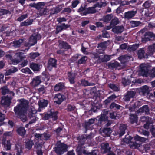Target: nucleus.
<instances>
[{
  "label": "nucleus",
  "instance_id": "obj_1",
  "mask_svg": "<svg viewBox=\"0 0 155 155\" xmlns=\"http://www.w3.org/2000/svg\"><path fill=\"white\" fill-rule=\"evenodd\" d=\"M28 102L24 99L19 100V103L14 108V111L17 117L24 122L27 120L26 115Z\"/></svg>",
  "mask_w": 155,
  "mask_h": 155
},
{
  "label": "nucleus",
  "instance_id": "obj_2",
  "mask_svg": "<svg viewBox=\"0 0 155 155\" xmlns=\"http://www.w3.org/2000/svg\"><path fill=\"white\" fill-rule=\"evenodd\" d=\"M24 53L22 52L18 51L15 53V58L17 59H12V56L10 55H7V58L10 60L11 64L14 65L16 64L19 63L25 57L23 56Z\"/></svg>",
  "mask_w": 155,
  "mask_h": 155
},
{
  "label": "nucleus",
  "instance_id": "obj_3",
  "mask_svg": "<svg viewBox=\"0 0 155 155\" xmlns=\"http://www.w3.org/2000/svg\"><path fill=\"white\" fill-rule=\"evenodd\" d=\"M97 6L96 5L94 7H90L87 8H85L81 7L78 10V11L80 12L81 14L82 15H86L87 14L90 13H94L96 12V8Z\"/></svg>",
  "mask_w": 155,
  "mask_h": 155
},
{
  "label": "nucleus",
  "instance_id": "obj_4",
  "mask_svg": "<svg viewBox=\"0 0 155 155\" xmlns=\"http://www.w3.org/2000/svg\"><path fill=\"white\" fill-rule=\"evenodd\" d=\"M85 148V147L83 146V145L80 144L79 145L77 149V153L78 155H81L82 153L87 155H96L97 151L96 150H94L91 153H88L84 150Z\"/></svg>",
  "mask_w": 155,
  "mask_h": 155
},
{
  "label": "nucleus",
  "instance_id": "obj_5",
  "mask_svg": "<svg viewBox=\"0 0 155 155\" xmlns=\"http://www.w3.org/2000/svg\"><path fill=\"white\" fill-rule=\"evenodd\" d=\"M67 146L66 145L58 142L57 143V146L55 148V150L57 153L61 154L67 151Z\"/></svg>",
  "mask_w": 155,
  "mask_h": 155
},
{
  "label": "nucleus",
  "instance_id": "obj_6",
  "mask_svg": "<svg viewBox=\"0 0 155 155\" xmlns=\"http://www.w3.org/2000/svg\"><path fill=\"white\" fill-rule=\"evenodd\" d=\"M134 140L135 141V143H133L132 144H130V147L133 149L137 148L140 147V143H137V142H144L146 140V139L137 135L134 137Z\"/></svg>",
  "mask_w": 155,
  "mask_h": 155
},
{
  "label": "nucleus",
  "instance_id": "obj_7",
  "mask_svg": "<svg viewBox=\"0 0 155 155\" xmlns=\"http://www.w3.org/2000/svg\"><path fill=\"white\" fill-rule=\"evenodd\" d=\"M107 46V43L105 42L99 44L97 47L99 50L97 51V53L93 54L94 56H92V57L97 58L98 55L103 54L104 51L105 49Z\"/></svg>",
  "mask_w": 155,
  "mask_h": 155
},
{
  "label": "nucleus",
  "instance_id": "obj_8",
  "mask_svg": "<svg viewBox=\"0 0 155 155\" xmlns=\"http://www.w3.org/2000/svg\"><path fill=\"white\" fill-rule=\"evenodd\" d=\"M41 38V35L38 34L34 33L31 36L29 39L28 44L27 45H29L30 46L34 45L37 43V40Z\"/></svg>",
  "mask_w": 155,
  "mask_h": 155
},
{
  "label": "nucleus",
  "instance_id": "obj_9",
  "mask_svg": "<svg viewBox=\"0 0 155 155\" xmlns=\"http://www.w3.org/2000/svg\"><path fill=\"white\" fill-rule=\"evenodd\" d=\"M57 112H54L51 110L50 111H48L47 114H45L43 118L44 120H47L49 118L51 117L54 120H55L57 119Z\"/></svg>",
  "mask_w": 155,
  "mask_h": 155
},
{
  "label": "nucleus",
  "instance_id": "obj_10",
  "mask_svg": "<svg viewBox=\"0 0 155 155\" xmlns=\"http://www.w3.org/2000/svg\"><path fill=\"white\" fill-rule=\"evenodd\" d=\"M140 74L143 77L148 76V71L147 68L145 64H142L140 66Z\"/></svg>",
  "mask_w": 155,
  "mask_h": 155
},
{
  "label": "nucleus",
  "instance_id": "obj_11",
  "mask_svg": "<svg viewBox=\"0 0 155 155\" xmlns=\"http://www.w3.org/2000/svg\"><path fill=\"white\" fill-rule=\"evenodd\" d=\"M37 6L36 8L39 9L41 8L40 9L39 15L40 16H42L43 15H45L46 14L47 11L44 8H42V6H44L45 5V3L42 2H40L36 4Z\"/></svg>",
  "mask_w": 155,
  "mask_h": 155
},
{
  "label": "nucleus",
  "instance_id": "obj_12",
  "mask_svg": "<svg viewBox=\"0 0 155 155\" xmlns=\"http://www.w3.org/2000/svg\"><path fill=\"white\" fill-rule=\"evenodd\" d=\"M99 55H97V58H98V62H99L107 61L111 58V56L110 55H103V54H102V55L100 56Z\"/></svg>",
  "mask_w": 155,
  "mask_h": 155
},
{
  "label": "nucleus",
  "instance_id": "obj_13",
  "mask_svg": "<svg viewBox=\"0 0 155 155\" xmlns=\"http://www.w3.org/2000/svg\"><path fill=\"white\" fill-rule=\"evenodd\" d=\"M64 98V96L60 94H56L54 98V102L58 104H61Z\"/></svg>",
  "mask_w": 155,
  "mask_h": 155
},
{
  "label": "nucleus",
  "instance_id": "obj_14",
  "mask_svg": "<svg viewBox=\"0 0 155 155\" xmlns=\"http://www.w3.org/2000/svg\"><path fill=\"white\" fill-rule=\"evenodd\" d=\"M149 110L148 106L147 105L143 106L140 108L137 111V114H139L143 113H145L146 114H149Z\"/></svg>",
  "mask_w": 155,
  "mask_h": 155
},
{
  "label": "nucleus",
  "instance_id": "obj_15",
  "mask_svg": "<svg viewBox=\"0 0 155 155\" xmlns=\"http://www.w3.org/2000/svg\"><path fill=\"white\" fill-rule=\"evenodd\" d=\"M152 37L155 38V35L152 32H147L145 35L144 38H142V41L143 42H146L150 40V38Z\"/></svg>",
  "mask_w": 155,
  "mask_h": 155
},
{
  "label": "nucleus",
  "instance_id": "obj_16",
  "mask_svg": "<svg viewBox=\"0 0 155 155\" xmlns=\"http://www.w3.org/2000/svg\"><path fill=\"white\" fill-rule=\"evenodd\" d=\"M137 13L136 11H128L124 13V16L125 18L131 19L134 17Z\"/></svg>",
  "mask_w": 155,
  "mask_h": 155
},
{
  "label": "nucleus",
  "instance_id": "obj_17",
  "mask_svg": "<svg viewBox=\"0 0 155 155\" xmlns=\"http://www.w3.org/2000/svg\"><path fill=\"white\" fill-rule=\"evenodd\" d=\"M140 119L141 121L146 122V124L144 125V127L145 129H148L149 127L152 125L151 124H150L149 123V117L143 116L141 117Z\"/></svg>",
  "mask_w": 155,
  "mask_h": 155
},
{
  "label": "nucleus",
  "instance_id": "obj_18",
  "mask_svg": "<svg viewBox=\"0 0 155 155\" xmlns=\"http://www.w3.org/2000/svg\"><path fill=\"white\" fill-rule=\"evenodd\" d=\"M108 111L106 110H104L103 111L100 117H97L98 120L101 121L103 120H106L108 119V117L106 115L108 114Z\"/></svg>",
  "mask_w": 155,
  "mask_h": 155
},
{
  "label": "nucleus",
  "instance_id": "obj_19",
  "mask_svg": "<svg viewBox=\"0 0 155 155\" xmlns=\"http://www.w3.org/2000/svg\"><path fill=\"white\" fill-rule=\"evenodd\" d=\"M75 74L69 72L68 74V79L70 84H73L75 82Z\"/></svg>",
  "mask_w": 155,
  "mask_h": 155
},
{
  "label": "nucleus",
  "instance_id": "obj_20",
  "mask_svg": "<svg viewBox=\"0 0 155 155\" xmlns=\"http://www.w3.org/2000/svg\"><path fill=\"white\" fill-rule=\"evenodd\" d=\"M124 28L122 26H117L113 28L112 31L115 33H121L124 31Z\"/></svg>",
  "mask_w": 155,
  "mask_h": 155
},
{
  "label": "nucleus",
  "instance_id": "obj_21",
  "mask_svg": "<svg viewBox=\"0 0 155 155\" xmlns=\"http://www.w3.org/2000/svg\"><path fill=\"white\" fill-rule=\"evenodd\" d=\"M41 82V79L39 76L35 77L32 80V84L33 86L35 87L38 86Z\"/></svg>",
  "mask_w": 155,
  "mask_h": 155
},
{
  "label": "nucleus",
  "instance_id": "obj_22",
  "mask_svg": "<svg viewBox=\"0 0 155 155\" xmlns=\"http://www.w3.org/2000/svg\"><path fill=\"white\" fill-rule=\"evenodd\" d=\"M32 113H30L28 115L29 117L31 119V120L29 122V124H32L34 123L36 120H37V118L35 115V114L36 113V111H33Z\"/></svg>",
  "mask_w": 155,
  "mask_h": 155
},
{
  "label": "nucleus",
  "instance_id": "obj_23",
  "mask_svg": "<svg viewBox=\"0 0 155 155\" xmlns=\"http://www.w3.org/2000/svg\"><path fill=\"white\" fill-rule=\"evenodd\" d=\"M110 148L107 143H102L101 145V152L105 153L110 150Z\"/></svg>",
  "mask_w": 155,
  "mask_h": 155
},
{
  "label": "nucleus",
  "instance_id": "obj_24",
  "mask_svg": "<svg viewBox=\"0 0 155 155\" xmlns=\"http://www.w3.org/2000/svg\"><path fill=\"white\" fill-rule=\"evenodd\" d=\"M112 130L110 128L104 129L101 133V135L104 137L109 136L112 133Z\"/></svg>",
  "mask_w": 155,
  "mask_h": 155
},
{
  "label": "nucleus",
  "instance_id": "obj_25",
  "mask_svg": "<svg viewBox=\"0 0 155 155\" xmlns=\"http://www.w3.org/2000/svg\"><path fill=\"white\" fill-rule=\"evenodd\" d=\"M11 103V99L9 97H5L1 100L2 104L6 107L8 106Z\"/></svg>",
  "mask_w": 155,
  "mask_h": 155
},
{
  "label": "nucleus",
  "instance_id": "obj_26",
  "mask_svg": "<svg viewBox=\"0 0 155 155\" xmlns=\"http://www.w3.org/2000/svg\"><path fill=\"white\" fill-rule=\"evenodd\" d=\"M48 103V101L44 99L41 100L38 103V105L40 108L45 107L47 106Z\"/></svg>",
  "mask_w": 155,
  "mask_h": 155
},
{
  "label": "nucleus",
  "instance_id": "obj_27",
  "mask_svg": "<svg viewBox=\"0 0 155 155\" xmlns=\"http://www.w3.org/2000/svg\"><path fill=\"white\" fill-rule=\"evenodd\" d=\"M56 61L55 59L53 58H50L48 62V68L50 70V68L51 67H55L56 65Z\"/></svg>",
  "mask_w": 155,
  "mask_h": 155
},
{
  "label": "nucleus",
  "instance_id": "obj_28",
  "mask_svg": "<svg viewBox=\"0 0 155 155\" xmlns=\"http://www.w3.org/2000/svg\"><path fill=\"white\" fill-rule=\"evenodd\" d=\"M30 67L34 71H39L41 66L35 63H31L30 64Z\"/></svg>",
  "mask_w": 155,
  "mask_h": 155
},
{
  "label": "nucleus",
  "instance_id": "obj_29",
  "mask_svg": "<svg viewBox=\"0 0 155 155\" xmlns=\"http://www.w3.org/2000/svg\"><path fill=\"white\" fill-rule=\"evenodd\" d=\"M33 20L32 19H28L21 23V26H28L32 24Z\"/></svg>",
  "mask_w": 155,
  "mask_h": 155
},
{
  "label": "nucleus",
  "instance_id": "obj_30",
  "mask_svg": "<svg viewBox=\"0 0 155 155\" xmlns=\"http://www.w3.org/2000/svg\"><path fill=\"white\" fill-rule=\"evenodd\" d=\"M25 147L26 148L29 150L31 148L34 144L32 140H27L25 142Z\"/></svg>",
  "mask_w": 155,
  "mask_h": 155
},
{
  "label": "nucleus",
  "instance_id": "obj_31",
  "mask_svg": "<svg viewBox=\"0 0 155 155\" xmlns=\"http://www.w3.org/2000/svg\"><path fill=\"white\" fill-rule=\"evenodd\" d=\"M127 126L125 124H121L119 129V135L120 136L123 135L125 133V130L126 129Z\"/></svg>",
  "mask_w": 155,
  "mask_h": 155
},
{
  "label": "nucleus",
  "instance_id": "obj_32",
  "mask_svg": "<svg viewBox=\"0 0 155 155\" xmlns=\"http://www.w3.org/2000/svg\"><path fill=\"white\" fill-rule=\"evenodd\" d=\"M2 144L4 145V148L6 150H10L11 148V144L9 141H6L3 140L2 142Z\"/></svg>",
  "mask_w": 155,
  "mask_h": 155
},
{
  "label": "nucleus",
  "instance_id": "obj_33",
  "mask_svg": "<svg viewBox=\"0 0 155 155\" xmlns=\"http://www.w3.org/2000/svg\"><path fill=\"white\" fill-rule=\"evenodd\" d=\"M64 85L63 83H60L55 86L54 90L56 91H58L64 88Z\"/></svg>",
  "mask_w": 155,
  "mask_h": 155
},
{
  "label": "nucleus",
  "instance_id": "obj_34",
  "mask_svg": "<svg viewBox=\"0 0 155 155\" xmlns=\"http://www.w3.org/2000/svg\"><path fill=\"white\" fill-rule=\"evenodd\" d=\"M59 46L61 48L67 49L69 48H70V46L67 43L63 41H61L60 42Z\"/></svg>",
  "mask_w": 155,
  "mask_h": 155
},
{
  "label": "nucleus",
  "instance_id": "obj_35",
  "mask_svg": "<svg viewBox=\"0 0 155 155\" xmlns=\"http://www.w3.org/2000/svg\"><path fill=\"white\" fill-rule=\"evenodd\" d=\"M138 117L134 114H131L130 117V121L132 123H136L137 121Z\"/></svg>",
  "mask_w": 155,
  "mask_h": 155
},
{
  "label": "nucleus",
  "instance_id": "obj_36",
  "mask_svg": "<svg viewBox=\"0 0 155 155\" xmlns=\"http://www.w3.org/2000/svg\"><path fill=\"white\" fill-rule=\"evenodd\" d=\"M140 89L141 90L140 92H142L143 95L146 94H148L149 92V87L146 85L141 87Z\"/></svg>",
  "mask_w": 155,
  "mask_h": 155
},
{
  "label": "nucleus",
  "instance_id": "obj_37",
  "mask_svg": "<svg viewBox=\"0 0 155 155\" xmlns=\"http://www.w3.org/2000/svg\"><path fill=\"white\" fill-rule=\"evenodd\" d=\"M141 105L140 101H137L135 103L134 106L132 107H129V110L130 111L132 112L137 107H138L139 106H140Z\"/></svg>",
  "mask_w": 155,
  "mask_h": 155
},
{
  "label": "nucleus",
  "instance_id": "obj_38",
  "mask_svg": "<svg viewBox=\"0 0 155 155\" xmlns=\"http://www.w3.org/2000/svg\"><path fill=\"white\" fill-rule=\"evenodd\" d=\"M113 17L112 14L108 15L102 18V21L104 22H107L111 20Z\"/></svg>",
  "mask_w": 155,
  "mask_h": 155
},
{
  "label": "nucleus",
  "instance_id": "obj_39",
  "mask_svg": "<svg viewBox=\"0 0 155 155\" xmlns=\"http://www.w3.org/2000/svg\"><path fill=\"white\" fill-rule=\"evenodd\" d=\"M18 70V69L16 68L15 67L12 68L6 71V74L7 75H9L12 73H13L17 71Z\"/></svg>",
  "mask_w": 155,
  "mask_h": 155
},
{
  "label": "nucleus",
  "instance_id": "obj_40",
  "mask_svg": "<svg viewBox=\"0 0 155 155\" xmlns=\"http://www.w3.org/2000/svg\"><path fill=\"white\" fill-rule=\"evenodd\" d=\"M23 42V40L21 39L14 41L13 42V46L15 47H19Z\"/></svg>",
  "mask_w": 155,
  "mask_h": 155
},
{
  "label": "nucleus",
  "instance_id": "obj_41",
  "mask_svg": "<svg viewBox=\"0 0 155 155\" xmlns=\"http://www.w3.org/2000/svg\"><path fill=\"white\" fill-rule=\"evenodd\" d=\"M17 133L19 135L24 136L25 133V130L24 127H20L17 130Z\"/></svg>",
  "mask_w": 155,
  "mask_h": 155
},
{
  "label": "nucleus",
  "instance_id": "obj_42",
  "mask_svg": "<svg viewBox=\"0 0 155 155\" xmlns=\"http://www.w3.org/2000/svg\"><path fill=\"white\" fill-rule=\"evenodd\" d=\"M133 139V138L131 137L128 135H126L125 138L123 139V141L127 143H130L132 144L131 143V140Z\"/></svg>",
  "mask_w": 155,
  "mask_h": 155
},
{
  "label": "nucleus",
  "instance_id": "obj_43",
  "mask_svg": "<svg viewBox=\"0 0 155 155\" xmlns=\"http://www.w3.org/2000/svg\"><path fill=\"white\" fill-rule=\"evenodd\" d=\"M16 149L17 150V155H22L23 152L21 149V147L19 145H17L16 146Z\"/></svg>",
  "mask_w": 155,
  "mask_h": 155
},
{
  "label": "nucleus",
  "instance_id": "obj_44",
  "mask_svg": "<svg viewBox=\"0 0 155 155\" xmlns=\"http://www.w3.org/2000/svg\"><path fill=\"white\" fill-rule=\"evenodd\" d=\"M120 22L118 18L116 17H115L111 21L110 25H116L118 24Z\"/></svg>",
  "mask_w": 155,
  "mask_h": 155
},
{
  "label": "nucleus",
  "instance_id": "obj_45",
  "mask_svg": "<svg viewBox=\"0 0 155 155\" xmlns=\"http://www.w3.org/2000/svg\"><path fill=\"white\" fill-rule=\"evenodd\" d=\"M144 51L143 49H140L138 52V57L141 59L144 57Z\"/></svg>",
  "mask_w": 155,
  "mask_h": 155
},
{
  "label": "nucleus",
  "instance_id": "obj_46",
  "mask_svg": "<svg viewBox=\"0 0 155 155\" xmlns=\"http://www.w3.org/2000/svg\"><path fill=\"white\" fill-rule=\"evenodd\" d=\"M28 17V15L27 14H25L22 15L19 17L17 19V20L19 21H21L24 20L26 19Z\"/></svg>",
  "mask_w": 155,
  "mask_h": 155
},
{
  "label": "nucleus",
  "instance_id": "obj_47",
  "mask_svg": "<svg viewBox=\"0 0 155 155\" xmlns=\"http://www.w3.org/2000/svg\"><path fill=\"white\" fill-rule=\"evenodd\" d=\"M130 23L131 26L133 27L137 26L140 24V23L139 21H132Z\"/></svg>",
  "mask_w": 155,
  "mask_h": 155
},
{
  "label": "nucleus",
  "instance_id": "obj_48",
  "mask_svg": "<svg viewBox=\"0 0 155 155\" xmlns=\"http://www.w3.org/2000/svg\"><path fill=\"white\" fill-rule=\"evenodd\" d=\"M34 136L35 139L36 140H42V134L36 133L35 134Z\"/></svg>",
  "mask_w": 155,
  "mask_h": 155
},
{
  "label": "nucleus",
  "instance_id": "obj_49",
  "mask_svg": "<svg viewBox=\"0 0 155 155\" xmlns=\"http://www.w3.org/2000/svg\"><path fill=\"white\" fill-rule=\"evenodd\" d=\"M149 129H150V130L151 133L152 135L155 137V128L153 126L151 125Z\"/></svg>",
  "mask_w": 155,
  "mask_h": 155
},
{
  "label": "nucleus",
  "instance_id": "obj_50",
  "mask_svg": "<svg viewBox=\"0 0 155 155\" xmlns=\"http://www.w3.org/2000/svg\"><path fill=\"white\" fill-rule=\"evenodd\" d=\"M21 71L24 73L28 74H31V71L28 68H25L22 69L21 70Z\"/></svg>",
  "mask_w": 155,
  "mask_h": 155
},
{
  "label": "nucleus",
  "instance_id": "obj_51",
  "mask_svg": "<svg viewBox=\"0 0 155 155\" xmlns=\"http://www.w3.org/2000/svg\"><path fill=\"white\" fill-rule=\"evenodd\" d=\"M30 57L32 59H34L39 55V54L37 52L31 53L30 54Z\"/></svg>",
  "mask_w": 155,
  "mask_h": 155
},
{
  "label": "nucleus",
  "instance_id": "obj_52",
  "mask_svg": "<svg viewBox=\"0 0 155 155\" xmlns=\"http://www.w3.org/2000/svg\"><path fill=\"white\" fill-rule=\"evenodd\" d=\"M69 27L68 25H66L65 23L62 24L60 26H58L57 28V30H58L59 29H61V30L66 29L67 28Z\"/></svg>",
  "mask_w": 155,
  "mask_h": 155
},
{
  "label": "nucleus",
  "instance_id": "obj_53",
  "mask_svg": "<svg viewBox=\"0 0 155 155\" xmlns=\"http://www.w3.org/2000/svg\"><path fill=\"white\" fill-rule=\"evenodd\" d=\"M87 59V58L86 56H83L79 61L78 63L81 64L84 63Z\"/></svg>",
  "mask_w": 155,
  "mask_h": 155
},
{
  "label": "nucleus",
  "instance_id": "obj_54",
  "mask_svg": "<svg viewBox=\"0 0 155 155\" xmlns=\"http://www.w3.org/2000/svg\"><path fill=\"white\" fill-rule=\"evenodd\" d=\"M109 86L110 88L114 91H118L119 90L118 88L113 84H109Z\"/></svg>",
  "mask_w": 155,
  "mask_h": 155
},
{
  "label": "nucleus",
  "instance_id": "obj_55",
  "mask_svg": "<svg viewBox=\"0 0 155 155\" xmlns=\"http://www.w3.org/2000/svg\"><path fill=\"white\" fill-rule=\"evenodd\" d=\"M149 51L151 53L155 51V43L148 47Z\"/></svg>",
  "mask_w": 155,
  "mask_h": 155
},
{
  "label": "nucleus",
  "instance_id": "obj_56",
  "mask_svg": "<svg viewBox=\"0 0 155 155\" xmlns=\"http://www.w3.org/2000/svg\"><path fill=\"white\" fill-rule=\"evenodd\" d=\"M81 84L82 85L84 86H90L92 85L91 84L89 83L87 81L85 80H82L81 81Z\"/></svg>",
  "mask_w": 155,
  "mask_h": 155
},
{
  "label": "nucleus",
  "instance_id": "obj_57",
  "mask_svg": "<svg viewBox=\"0 0 155 155\" xmlns=\"http://www.w3.org/2000/svg\"><path fill=\"white\" fill-rule=\"evenodd\" d=\"M10 13V11L6 9H2L1 10V11H0V15H3L5 14Z\"/></svg>",
  "mask_w": 155,
  "mask_h": 155
},
{
  "label": "nucleus",
  "instance_id": "obj_58",
  "mask_svg": "<svg viewBox=\"0 0 155 155\" xmlns=\"http://www.w3.org/2000/svg\"><path fill=\"white\" fill-rule=\"evenodd\" d=\"M42 140H48L50 138V135L49 134L47 133H44L43 134H42Z\"/></svg>",
  "mask_w": 155,
  "mask_h": 155
},
{
  "label": "nucleus",
  "instance_id": "obj_59",
  "mask_svg": "<svg viewBox=\"0 0 155 155\" xmlns=\"http://www.w3.org/2000/svg\"><path fill=\"white\" fill-rule=\"evenodd\" d=\"M120 105H117L115 103H112L110 107V109H112L114 107H116L118 109H120Z\"/></svg>",
  "mask_w": 155,
  "mask_h": 155
},
{
  "label": "nucleus",
  "instance_id": "obj_60",
  "mask_svg": "<svg viewBox=\"0 0 155 155\" xmlns=\"http://www.w3.org/2000/svg\"><path fill=\"white\" fill-rule=\"evenodd\" d=\"M79 2L78 0H75L72 2V6L73 8L76 7L79 3Z\"/></svg>",
  "mask_w": 155,
  "mask_h": 155
},
{
  "label": "nucleus",
  "instance_id": "obj_61",
  "mask_svg": "<svg viewBox=\"0 0 155 155\" xmlns=\"http://www.w3.org/2000/svg\"><path fill=\"white\" fill-rule=\"evenodd\" d=\"M139 47L138 44L133 45L130 47V49L132 51L136 50Z\"/></svg>",
  "mask_w": 155,
  "mask_h": 155
},
{
  "label": "nucleus",
  "instance_id": "obj_62",
  "mask_svg": "<svg viewBox=\"0 0 155 155\" xmlns=\"http://www.w3.org/2000/svg\"><path fill=\"white\" fill-rule=\"evenodd\" d=\"M75 108V106L71 105H68L67 106V110L69 111H72L74 110Z\"/></svg>",
  "mask_w": 155,
  "mask_h": 155
},
{
  "label": "nucleus",
  "instance_id": "obj_63",
  "mask_svg": "<svg viewBox=\"0 0 155 155\" xmlns=\"http://www.w3.org/2000/svg\"><path fill=\"white\" fill-rule=\"evenodd\" d=\"M2 93L3 95L5 94L6 93L8 92L9 90L6 87H2Z\"/></svg>",
  "mask_w": 155,
  "mask_h": 155
},
{
  "label": "nucleus",
  "instance_id": "obj_64",
  "mask_svg": "<svg viewBox=\"0 0 155 155\" xmlns=\"http://www.w3.org/2000/svg\"><path fill=\"white\" fill-rule=\"evenodd\" d=\"M150 76L154 78L155 77V67L153 68L151 71L150 74H149Z\"/></svg>",
  "mask_w": 155,
  "mask_h": 155
}]
</instances>
